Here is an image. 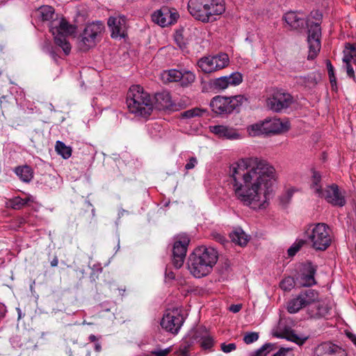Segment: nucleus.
<instances>
[{
	"label": "nucleus",
	"instance_id": "1",
	"mask_svg": "<svg viewBox=\"0 0 356 356\" xmlns=\"http://www.w3.org/2000/svg\"><path fill=\"white\" fill-rule=\"evenodd\" d=\"M236 198L254 210H263L269 204V196L276 179L274 167L266 160L248 157L229 167Z\"/></svg>",
	"mask_w": 356,
	"mask_h": 356
},
{
	"label": "nucleus",
	"instance_id": "2",
	"mask_svg": "<svg viewBox=\"0 0 356 356\" xmlns=\"http://www.w3.org/2000/svg\"><path fill=\"white\" fill-rule=\"evenodd\" d=\"M37 17L43 22H49V31L54 36L55 44L60 47L65 55L70 54L72 47L67 38L74 33L75 27L63 17L55 13L54 8L42 6L35 12Z\"/></svg>",
	"mask_w": 356,
	"mask_h": 356
},
{
	"label": "nucleus",
	"instance_id": "3",
	"mask_svg": "<svg viewBox=\"0 0 356 356\" xmlns=\"http://www.w3.org/2000/svg\"><path fill=\"white\" fill-rule=\"evenodd\" d=\"M127 104L129 111L138 116L147 117L152 110L150 96L138 85L132 86L127 93Z\"/></svg>",
	"mask_w": 356,
	"mask_h": 356
},
{
	"label": "nucleus",
	"instance_id": "4",
	"mask_svg": "<svg viewBox=\"0 0 356 356\" xmlns=\"http://www.w3.org/2000/svg\"><path fill=\"white\" fill-rule=\"evenodd\" d=\"M247 101V97L242 95L230 97L217 95L211 99L209 106L216 115L227 116L238 110Z\"/></svg>",
	"mask_w": 356,
	"mask_h": 356
},
{
	"label": "nucleus",
	"instance_id": "5",
	"mask_svg": "<svg viewBox=\"0 0 356 356\" xmlns=\"http://www.w3.org/2000/svg\"><path fill=\"white\" fill-rule=\"evenodd\" d=\"M305 234L311 243L312 247L316 250H325L331 244L330 230L325 223L309 225Z\"/></svg>",
	"mask_w": 356,
	"mask_h": 356
},
{
	"label": "nucleus",
	"instance_id": "6",
	"mask_svg": "<svg viewBox=\"0 0 356 356\" xmlns=\"http://www.w3.org/2000/svg\"><path fill=\"white\" fill-rule=\"evenodd\" d=\"M310 17L315 19L316 22L309 24L310 19L307 21V42L309 45L307 59L314 60L317 56L321 49L320 38L321 36V29L320 26V21L322 18V15L319 12L315 11L311 13Z\"/></svg>",
	"mask_w": 356,
	"mask_h": 356
},
{
	"label": "nucleus",
	"instance_id": "7",
	"mask_svg": "<svg viewBox=\"0 0 356 356\" xmlns=\"http://www.w3.org/2000/svg\"><path fill=\"white\" fill-rule=\"evenodd\" d=\"M104 29V24L100 22L88 24L80 35L78 47L80 50L86 51L96 45L97 38Z\"/></svg>",
	"mask_w": 356,
	"mask_h": 356
},
{
	"label": "nucleus",
	"instance_id": "8",
	"mask_svg": "<svg viewBox=\"0 0 356 356\" xmlns=\"http://www.w3.org/2000/svg\"><path fill=\"white\" fill-rule=\"evenodd\" d=\"M318 298L317 291L307 289L301 291L287 302L286 309L290 314H296L301 309L308 307Z\"/></svg>",
	"mask_w": 356,
	"mask_h": 356
},
{
	"label": "nucleus",
	"instance_id": "9",
	"mask_svg": "<svg viewBox=\"0 0 356 356\" xmlns=\"http://www.w3.org/2000/svg\"><path fill=\"white\" fill-rule=\"evenodd\" d=\"M185 317L181 308L168 309L161 321V327L166 332L177 334L184 324Z\"/></svg>",
	"mask_w": 356,
	"mask_h": 356
},
{
	"label": "nucleus",
	"instance_id": "10",
	"mask_svg": "<svg viewBox=\"0 0 356 356\" xmlns=\"http://www.w3.org/2000/svg\"><path fill=\"white\" fill-rule=\"evenodd\" d=\"M175 240L172 248V263L175 268H179L184 264L190 239L186 234H179Z\"/></svg>",
	"mask_w": 356,
	"mask_h": 356
},
{
	"label": "nucleus",
	"instance_id": "11",
	"mask_svg": "<svg viewBox=\"0 0 356 356\" xmlns=\"http://www.w3.org/2000/svg\"><path fill=\"white\" fill-rule=\"evenodd\" d=\"M202 22H213L225 10L222 0H202Z\"/></svg>",
	"mask_w": 356,
	"mask_h": 356
},
{
	"label": "nucleus",
	"instance_id": "12",
	"mask_svg": "<svg viewBox=\"0 0 356 356\" xmlns=\"http://www.w3.org/2000/svg\"><path fill=\"white\" fill-rule=\"evenodd\" d=\"M229 58L227 54L221 53L210 57L202 58V72L211 73L228 66Z\"/></svg>",
	"mask_w": 356,
	"mask_h": 356
},
{
	"label": "nucleus",
	"instance_id": "13",
	"mask_svg": "<svg viewBox=\"0 0 356 356\" xmlns=\"http://www.w3.org/2000/svg\"><path fill=\"white\" fill-rule=\"evenodd\" d=\"M179 15L175 8L163 6L152 15V21L161 27H165L177 22Z\"/></svg>",
	"mask_w": 356,
	"mask_h": 356
},
{
	"label": "nucleus",
	"instance_id": "14",
	"mask_svg": "<svg viewBox=\"0 0 356 356\" xmlns=\"http://www.w3.org/2000/svg\"><path fill=\"white\" fill-rule=\"evenodd\" d=\"M293 102L292 96L282 90H276L267 99L268 107L273 111L280 112L289 107Z\"/></svg>",
	"mask_w": 356,
	"mask_h": 356
},
{
	"label": "nucleus",
	"instance_id": "15",
	"mask_svg": "<svg viewBox=\"0 0 356 356\" xmlns=\"http://www.w3.org/2000/svg\"><path fill=\"white\" fill-rule=\"evenodd\" d=\"M243 81V75L238 72H232L228 76H223L211 80L210 86L217 92H222L229 87L237 86Z\"/></svg>",
	"mask_w": 356,
	"mask_h": 356
},
{
	"label": "nucleus",
	"instance_id": "16",
	"mask_svg": "<svg viewBox=\"0 0 356 356\" xmlns=\"http://www.w3.org/2000/svg\"><path fill=\"white\" fill-rule=\"evenodd\" d=\"M318 196L334 207H342L346 204L344 192L339 190V186L332 184L327 186Z\"/></svg>",
	"mask_w": 356,
	"mask_h": 356
},
{
	"label": "nucleus",
	"instance_id": "17",
	"mask_svg": "<svg viewBox=\"0 0 356 356\" xmlns=\"http://www.w3.org/2000/svg\"><path fill=\"white\" fill-rule=\"evenodd\" d=\"M108 26L113 38H123L127 35V20L124 16L111 17L108 19Z\"/></svg>",
	"mask_w": 356,
	"mask_h": 356
},
{
	"label": "nucleus",
	"instance_id": "18",
	"mask_svg": "<svg viewBox=\"0 0 356 356\" xmlns=\"http://www.w3.org/2000/svg\"><path fill=\"white\" fill-rule=\"evenodd\" d=\"M209 130L215 134L218 138L229 140H237L242 138V135L238 131L229 126L218 124L210 126Z\"/></svg>",
	"mask_w": 356,
	"mask_h": 356
},
{
	"label": "nucleus",
	"instance_id": "19",
	"mask_svg": "<svg viewBox=\"0 0 356 356\" xmlns=\"http://www.w3.org/2000/svg\"><path fill=\"white\" fill-rule=\"evenodd\" d=\"M217 261L218 252L216 249L211 247L205 248L202 253V277L211 273Z\"/></svg>",
	"mask_w": 356,
	"mask_h": 356
},
{
	"label": "nucleus",
	"instance_id": "20",
	"mask_svg": "<svg viewBox=\"0 0 356 356\" xmlns=\"http://www.w3.org/2000/svg\"><path fill=\"white\" fill-rule=\"evenodd\" d=\"M200 332L199 328L191 329L179 346V352L184 355L187 353L195 344H200Z\"/></svg>",
	"mask_w": 356,
	"mask_h": 356
},
{
	"label": "nucleus",
	"instance_id": "21",
	"mask_svg": "<svg viewBox=\"0 0 356 356\" xmlns=\"http://www.w3.org/2000/svg\"><path fill=\"white\" fill-rule=\"evenodd\" d=\"M263 122L266 135L284 132L289 129V123L288 122H283L277 118L266 119Z\"/></svg>",
	"mask_w": 356,
	"mask_h": 356
},
{
	"label": "nucleus",
	"instance_id": "22",
	"mask_svg": "<svg viewBox=\"0 0 356 356\" xmlns=\"http://www.w3.org/2000/svg\"><path fill=\"white\" fill-rule=\"evenodd\" d=\"M284 19L292 29H295L302 26L305 23V15L300 12H288L284 15Z\"/></svg>",
	"mask_w": 356,
	"mask_h": 356
},
{
	"label": "nucleus",
	"instance_id": "23",
	"mask_svg": "<svg viewBox=\"0 0 356 356\" xmlns=\"http://www.w3.org/2000/svg\"><path fill=\"white\" fill-rule=\"evenodd\" d=\"M155 106L159 110L170 109L173 102L170 93L163 91L155 95Z\"/></svg>",
	"mask_w": 356,
	"mask_h": 356
},
{
	"label": "nucleus",
	"instance_id": "24",
	"mask_svg": "<svg viewBox=\"0 0 356 356\" xmlns=\"http://www.w3.org/2000/svg\"><path fill=\"white\" fill-rule=\"evenodd\" d=\"M341 347L330 342H325L318 345L314 351L315 356H333Z\"/></svg>",
	"mask_w": 356,
	"mask_h": 356
},
{
	"label": "nucleus",
	"instance_id": "25",
	"mask_svg": "<svg viewBox=\"0 0 356 356\" xmlns=\"http://www.w3.org/2000/svg\"><path fill=\"white\" fill-rule=\"evenodd\" d=\"M321 79V76L315 72L310 73L306 76H300L296 77V82L300 86L307 88H313Z\"/></svg>",
	"mask_w": 356,
	"mask_h": 356
},
{
	"label": "nucleus",
	"instance_id": "26",
	"mask_svg": "<svg viewBox=\"0 0 356 356\" xmlns=\"http://www.w3.org/2000/svg\"><path fill=\"white\" fill-rule=\"evenodd\" d=\"M316 270L311 265L307 266L305 272L301 273L298 278L302 286H310L316 284L314 275Z\"/></svg>",
	"mask_w": 356,
	"mask_h": 356
},
{
	"label": "nucleus",
	"instance_id": "27",
	"mask_svg": "<svg viewBox=\"0 0 356 356\" xmlns=\"http://www.w3.org/2000/svg\"><path fill=\"white\" fill-rule=\"evenodd\" d=\"M188 268L195 277H200V256L197 255L196 252L190 255L188 261Z\"/></svg>",
	"mask_w": 356,
	"mask_h": 356
},
{
	"label": "nucleus",
	"instance_id": "28",
	"mask_svg": "<svg viewBox=\"0 0 356 356\" xmlns=\"http://www.w3.org/2000/svg\"><path fill=\"white\" fill-rule=\"evenodd\" d=\"M310 188L314 194L318 197L323 191L322 179L321 174L317 171H313L310 179Z\"/></svg>",
	"mask_w": 356,
	"mask_h": 356
},
{
	"label": "nucleus",
	"instance_id": "29",
	"mask_svg": "<svg viewBox=\"0 0 356 356\" xmlns=\"http://www.w3.org/2000/svg\"><path fill=\"white\" fill-rule=\"evenodd\" d=\"M232 242L240 245L245 246L250 240L249 236L241 228H236L229 234Z\"/></svg>",
	"mask_w": 356,
	"mask_h": 356
},
{
	"label": "nucleus",
	"instance_id": "30",
	"mask_svg": "<svg viewBox=\"0 0 356 356\" xmlns=\"http://www.w3.org/2000/svg\"><path fill=\"white\" fill-rule=\"evenodd\" d=\"M313 304H315L316 311L310 312L309 314L312 317H323L329 313L330 307L325 300H320L318 298Z\"/></svg>",
	"mask_w": 356,
	"mask_h": 356
},
{
	"label": "nucleus",
	"instance_id": "31",
	"mask_svg": "<svg viewBox=\"0 0 356 356\" xmlns=\"http://www.w3.org/2000/svg\"><path fill=\"white\" fill-rule=\"evenodd\" d=\"M15 172L24 182H29L33 177V170L28 165L17 167L15 169Z\"/></svg>",
	"mask_w": 356,
	"mask_h": 356
},
{
	"label": "nucleus",
	"instance_id": "32",
	"mask_svg": "<svg viewBox=\"0 0 356 356\" xmlns=\"http://www.w3.org/2000/svg\"><path fill=\"white\" fill-rule=\"evenodd\" d=\"M182 76L183 73L177 70L163 71L161 74V78L164 83L179 81Z\"/></svg>",
	"mask_w": 356,
	"mask_h": 356
},
{
	"label": "nucleus",
	"instance_id": "33",
	"mask_svg": "<svg viewBox=\"0 0 356 356\" xmlns=\"http://www.w3.org/2000/svg\"><path fill=\"white\" fill-rule=\"evenodd\" d=\"M248 135L252 137H256L261 135H266L264 122L252 124L247 127Z\"/></svg>",
	"mask_w": 356,
	"mask_h": 356
},
{
	"label": "nucleus",
	"instance_id": "34",
	"mask_svg": "<svg viewBox=\"0 0 356 356\" xmlns=\"http://www.w3.org/2000/svg\"><path fill=\"white\" fill-rule=\"evenodd\" d=\"M55 150L58 154L60 155L64 159H69L72 152L70 146H67L63 142L58 140L56 143Z\"/></svg>",
	"mask_w": 356,
	"mask_h": 356
},
{
	"label": "nucleus",
	"instance_id": "35",
	"mask_svg": "<svg viewBox=\"0 0 356 356\" xmlns=\"http://www.w3.org/2000/svg\"><path fill=\"white\" fill-rule=\"evenodd\" d=\"M188 10L197 20H200V0H189Z\"/></svg>",
	"mask_w": 356,
	"mask_h": 356
},
{
	"label": "nucleus",
	"instance_id": "36",
	"mask_svg": "<svg viewBox=\"0 0 356 356\" xmlns=\"http://www.w3.org/2000/svg\"><path fill=\"white\" fill-rule=\"evenodd\" d=\"M213 346L214 340L213 337L207 332L203 333V328L202 327V350H205L211 351Z\"/></svg>",
	"mask_w": 356,
	"mask_h": 356
},
{
	"label": "nucleus",
	"instance_id": "37",
	"mask_svg": "<svg viewBox=\"0 0 356 356\" xmlns=\"http://www.w3.org/2000/svg\"><path fill=\"white\" fill-rule=\"evenodd\" d=\"M284 337L292 342H295L298 345H302L308 339L307 337L302 335L299 336L293 330L287 331L285 333Z\"/></svg>",
	"mask_w": 356,
	"mask_h": 356
},
{
	"label": "nucleus",
	"instance_id": "38",
	"mask_svg": "<svg viewBox=\"0 0 356 356\" xmlns=\"http://www.w3.org/2000/svg\"><path fill=\"white\" fill-rule=\"evenodd\" d=\"M295 286V281L293 277H286L284 279H283L280 284V288L286 291H291Z\"/></svg>",
	"mask_w": 356,
	"mask_h": 356
},
{
	"label": "nucleus",
	"instance_id": "39",
	"mask_svg": "<svg viewBox=\"0 0 356 356\" xmlns=\"http://www.w3.org/2000/svg\"><path fill=\"white\" fill-rule=\"evenodd\" d=\"M305 241L302 239L296 241L287 250L289 257L294 256L300 248L305 245Z\"/></svg>",
	"mask_w": 356,
	"mask_h": 356
},
{
	"label": "nucleus",
	"instance_id": "40",
	"mask_svg": "<svg viewBox=\"0 0 356 356\" xmlns=\"http://www.w3.org/2000/svg\"><path fill=\"white\" fill-rule=\"evenodd\" d=\"M195 80V75L191 72H185L183 73V76L179 81H181V84L183 86H186L189 83H191Z\"/></svg>",
	"mask_w": 356,
	"mask_h": 356
},
{
	"label": "nucleus",
	"instance_id": "41",
	"mask_svg": "<svg viewBox=\"0 0 356 356\" xmlns=\"http://www.w3.org/2000/svg\"><path fill=\"white\" fill-rule=\"evenodd\" d=\"M26 203V200L16 197L10 201V206L15 209H19L25 206Z\"/></svg>",
	"mask_w": 356,
	"mask_h": 356
},
{
	"label": "nucleus",
	"instance_id": "42",
	"mask_svg": "<svg viewBox=\"0 0 356 356\" xmlns=\"http://www.w3.org/2000/svg\"><path fill=\"white\" fill-rule=\"evenodd\" d=\"M294 193L293 189L287 190L280 198V202L282 205L286 206L291 200L293 195Z\"/></svg>",
	"mask_w": 356,
	"mask_h": 356
},
{
	"label": "nucleus",
	"instance_id": "43",
	"mask_svg": "<svg viewBox=\"0 0 356 356\" xmlns=\"http://www.w3.org/2000/svg\"><path fill=\"white\" fill-rule=\"evenodd\" d=\"M259 339V333L255 332H247L243 337V341L246 344L252 343Z\"/></svg>",
	"mask_w": 356,
	"mask_h": 356
},
{
	"label": "nucleus",
	"instance_id": "44",
	"mask_svg": "<svg viewBox=\"0 0 356 356\" xmlns=\"http://www.w3.org/2000/svg\"><path fill=\"white\" fill-rule=\"evenodd\" d=\"M175 40L180 49H184L186 48V43L185 42L184 36L181 33L177 32L176 33Z\"/></svg>",
	"mask_w": 356,
	"mask_h": 356
},
{
	"label": "nucleus",
	"instance_id": "45",
	"mask_svg": "<svg viewBox=\"0 0 356 356\" xmlns=\"http://www.w3.org/2000/svg\"><path fill=\"white\" fill-rule=\"evenodd\" d=\"M211 236L213 239L216 240V241L219 242L220 243L224 245H225V244L228 243V241L226 239V238L219 233L213 232Z\"/></svg>",
	"mask_w": 356,
	"mask_h": 356
},
{
	"label": "nucleus",
	"instance_id": "46",
	"mask_svg": "<svg viewBox=\"0 0 356 356\" xmlns=\"http://www.w3.org/2000/svg\"><path fill=\"white\" fill-rule=\"evenodd\" d=\"M200 113V109L199 108H194V109H191V110H188V111H185L182 115L184 117V118H193L194 116H198Z\"/></svg>",
	"mask_w": 356,
	"mask_h": 356
},
{
	"label": "nucleus",
	"instance_id": "47",
	"mask_svg": "<svg viewBox=\"0 0 356 356\" xmlns=\"http://www.w3.org/2000/svg\"><path fill=\"white\" fill-rule=\"evenodd\" d=\"M271 346L270 344H264L262 347L258 349L252 356H266V350Z\"/></svg>",
	"mask_w": 356,
	"mask_h": 356
},
{
	"label": "nucleus",
	"instance_id": "48",
	"mask_svg": "<svg viewBox=\"0 0 356 356\" xmlns=\"http://www.w3.org/2000/svg\"><path fill=\"white\" fill-rule=\"evenodd\" d=\"M236 344L234 343H231L229 344H226L225 343H221V350L226 353H230L236 349Z\"/></svg>",
	"mask_w": 356,
	"mask_h": 356
},
{
	"label": "nucleus",
	"instance_id": "49",
	"mask_svg": "<svg viewBox=\"0 0 356 356\" xmlns=\"http://www.w3.org/2000/svg\"><path fill=\"white\" fill-rule=\"evenodd\" d=\"M344 67L346 69L347 75L349 78L355 79V71L350 63L345 64Z\"/></svg>",
	"mask_w": 356,
	"mask_h": 356
},
{
	"label": "nucleus",
	"instance_id": "50",
	"mask_svg": "<svg viewBox=\"0 0 356 356\" xmlns=\"http://www.w3.org/2000/svg\"><path fill=\"white\" fill-rule=\"evenodd\" d=\"M171 351L170 348H168L163 350L152 351V353L155 356H167L168 354Z\"/></svg>",
	"mask_w": 356,
	"mask_h": 356
},
{
	"label": "nucleus",
	"instance_id": "51",
	"mask_svg": "<svg viewBox=\"0 0 356 356\" xmlns=\"http://www.w3.org/2000/svg\"><path fill=\"white\" fill-rule=\"evenodd\" d=\"M197 164V160L195 157H191L185 165L186 170L193 168Z\"/></svg>",
	"mask_w": 356,
	"mask_h": 356
},
{
	"label": "nucleus",
	"instance_id": "52",
	"mask_svg": "<svg viewBox=\"0 0 356 356\" xmlns=\"http://www.w3.org/2000/svg\"><path fill=\"white\" fill-rule=\"evenodd\" d=\"M352 60H355L354 54H347V53H346V51H344V56H343V62L345 64H348V63H350Z\"/></svg>",
	"mask_w": 356,
	"mask_h": 356
},
{
	"label": "nucleus",
	"instance_id": "53",
	"mask_svg": "<svg viewBox=\"0 0 356 356\" xmlns=\"http://www.w3.org/2000/svg\"><path fill=\"white\" fill-rule=\"evenodd\" d=\"M326 65L327 68L328 75H333L334 72V67L332 66L331 62L329 60H326Z\"/></svg>",
	"mask_w": 356,
	"mask_h": 356
},
{
	"label": "nucleus",
	"instance_id": "54",
	"mask_svg": "<svg viewBox=\"0 0 356 356\" xmlns=\"http://www.w3.org/2000/svg\"><path fill=\"white\" fill-rule=\"evenodd\" d=\"M241 305H232L229 307V310L233 313H237L241 310Z\"/></svg>",
	"mask_w": 356,
	"mask_h": 356
},
{
	"label": "nucleus",
	"instance_id": "55",
	"mask_svg": "<svg viewBox=\"0 0 356 356\" xmlns=\"http://www.w3.org/2000/svg\"><path fill=\"white\" fill-rule=\"evenodd\" d=\"M346 49L350 50L351 52L356 53V44L347 43L346 44Z\"/></svg>",
	"mask_w": 356,
	"mask_h": 356
},
{
	"label": "nucleus",
	"instance_id": "56",
	"mask_svg": "<svg viewBox=\"0 0 356 356\" xmlns=\"http://www.w3.org/2000/svg\"><path fill=\"white\" fill-rule=\"evenodd\" d=\"M333 356H348L346 350L341 348Z\"/></svg>",
	"mask_w": 356,
	"mask_h": 356
},
{
	"label": "nucleus",
	"instance_id": "57",
	"mask_svg": "<svg viewBox=\"0 0 356 356\" xmlns=\"http://www.w3.org/2000/svg\"><path fill=\"white\" fill-rule=\"evenodd\" d=\"M329 78H330V81L332 85V87H334V86H337V79L334 76V73H333L332 76L329 75Z\"/></svg>",
	"mask_w": 356,
	"mask_h": 356
},
{
	"label": "nucleus",
	"instance_id": "58",
	"mask_svg": "<svg viewBox=\"0 0 356 356\" xmlns=\"http://www.w3.org/2000/svg\"><path fill=\"white\" fill-rule=\"evenodd\" d=\"M286 352V349H280L276 353H275L273 356H284L285 353Z\"/></svg>",
	"mask_w": 356,
	"mask_h": 356
},
{
	"label": "nucleus",
	"instance_id": "59",
	"mask_svg": "<svg viewBox=\"0 0 356 356\" xmlns=\"http://www.w3.org/2000/svg\"><path fill=\"white\" fill-rule=\"evenodd\" d=\"M58 264V260L56 257H55L51 261V266L52 267L57 266Z\"/></svg>",
	"mask_w": 356,
	"mask_h": 356
},
{
	"label": "nucleus",
	"instance_id": "60",
	"mask_svg": "<svg viewBox=\"0 0 356 356\" xmlns=\"http://www.w3.org/2000/svg\"><path fill=\"white\" fill-rule=\"evenodd\" d=\"M166 276L170 279H175V276L173 272H169L166 273Z\"/></svg>",
	"mask_w": 356,
	"mask_h": 356
},
{
	"label": "nucleus",
	"instance_id": "61",
	"mask_svg": "<svg viewBox=\"0 0 356 356\" xmlns=\"http://www.w3.org/2000/svg\"><path fill=\"white\" fill-rule=\"evenodd\" d=\"M89 339L91 341H95L96 340V337L92 334L90 336Z\"/></svg>",
	"mask_w": 356,
	"mask_h": 356
},
{
	"label": "nucleus",
	"instance_id": "62",
	"mask_svg": "<svg viewBox=\"0 0 356 356\" xmlns=\"http://www.w3.org/2000/svg\"><path fill=\"white\" fill-rule=\"evenodd\" d=\"M96 350H97V351H99V350H100V346H99V345H97V346H96Z\"/></svg>",
	"mask_w": 356,
	"mask_h": 356
},
{
	"label": "nucleus",
	"instance_id": "63",
	"mask_svg": "<svg viewBox=\"0 0 356 356\" xmlns=\"http://www.w3.org/2000/svg\"><path fill=\"white\" fill-rule=\"evenodd\" d=\"M85 324H88V325H90V323H88L87 322H86L85 321L83 322V325H85Z\"/></svg>",
	"mask_w": 356,
	"mask_h": 356
},
{
	"label": "nucleus",
	"instance_id": "64",
	"mask_svg": "<svg viewBox=\"0 0 356 356\" xmlns=\"http://www.w3.org/2000/svg\"><path fill=\"white\" fill-rule=\"evenodd\" d=\"M180 354L182 355V356H186V353L185 355H184L183 353H181V352H179Z\"/></svg>",
	"mask_w": 356,
	"mask_h": 356
}]
</instances>
